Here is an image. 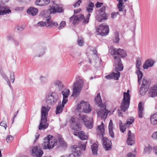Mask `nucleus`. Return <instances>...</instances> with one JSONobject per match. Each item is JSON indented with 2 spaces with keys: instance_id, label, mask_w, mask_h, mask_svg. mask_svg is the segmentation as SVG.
<instances>
[{
  "instance_id": "nucleus-1",
  "label": "nucleus",
  "mask_w": 157,
  "mask_h": 157,
  "mask_svg": "<svg viewBox=\"0 0 157 157\" xmlns=\"http://www.w3.org/2000/svg\"><path fill=\"white\" fill-rule=\"evenodd\" d=\"M113 52V56L114 58L116 72H113L109 75L106 76L105 77L108 79H113L117 80L119 79L120 75L119 71H122L123 69L121 58H125L127 56V53L124 50L121 48H114Z\"/></svg>"
},
{
  "instance_id": "nucleus-2",
  "label": "nucleus",
  "mask_w": 157,
  "mask_h": 157,
  "mask_svg": "<svg viewBox=\"0 0 157 157\" xmlns=\"http://www.w3.org/2000/svg\"><path fill=\"white\" fill-rule=\"evenodd\" d=\"M76 121L74 118L72 117L71 119V126L72 129L74 130L73 133L76 136H78L82 140L87 139L88 136L85 134L83 131H80L81 130V124L78 123H76L75 121Z\"/></svg>"
},
{
  "instance_id": "nucleus-3",
  "label": "nucleus",
  "mask_w": 157,
  "mask_h": 157,
  "mask_svg": "<svg viewBox=\"0 0 157 157\" xmlns=\"http://www.w3.org/2000/svg\"><path fill=\"white\" fill-rule=\"evenodd\" d=\"M51 107L48 105H42L41 108V121L40 123V130H44L48 128V124L47 117Z\"/></svg>"
},
{
  "instance_id": "nucleus-4",
  "label": "nucleus",
  "mask_w": 157,
  "mask_h": 157,
  "mask_svg": "<svg viewBox=\"0 0 157 157\" xmlns=\"http://www.w3.org/2000/svg\"><path fill=\"white\" fill-rule=\"evenodd\" d=\"M94 101L95 103L97 104L99 107L101 108V109H100L99 112L98 113L99 115L101 116V118L105 119L106 118L108 114L109 113V111L107 110L105 107L102 106V100L100 93H98L97 96L95 97Z\"/></svg>"
},
{
  "instance_id": "nucleus-5",
  "label": "nucleus",
  "mask_w": 157,
  "mask_h": 157,
  "mask_svg": "<svg viewBox=\"0 0 157 157\" xmlns=\"http://www.w3.org/2000/svg\"><path fill=\"white\" fill-rule=\"evenodd\" d=\"M98 135H99L100 137L102 138L103 145L104 147L106 148V150H109L110 149L111 141L106 137H103L104 134V128L103 126V123L101 122V124L98 126Z\"/></svg>"
},
{
  "instance_id": "nucleus-6",
  "label": "nucleus",
  "mask_w": 157,
  "mask_h": 157,
  "mask_svg": "<svg viewBox=\"0 0 157 157\" xmlns=\"http://www.w3.org/2000/svg\"><path fill=\"white\" fill-rule=\"evenodd\" d=\"M76 119L75 121L76 123H78L80 124L81 123L83 122L85 125L88 128H92L93 127V118L91 117H89L86 116L79 114L77 117L74 118Z\"/></svg>"
},
{
  "instance_id": "nucleus-7",
  "label": "nucleus",
  "mask_w": 157,
  "mask_h": 157,
  "mask_svg": "<svg viewBox=\"0 0 157 157\" xmlns=\"http://www.w3.org/2000/svg\"><path fill=\"white\" fill-rule=\"evenodd\" d=\"M70 90L67 89H64L61 92V94L63 96V100L62 104L61 102H59L56 107V114L61 113L63 109L64 105L68 101V97L69 94Z\"/></svg>"
},
{
  "instance_id": "nucleus-8",
  "label": "nucleus",
  "mask_w": 157,
  "mask_h": 157,
  "mask_svg": "<svg viewBox=\"0 0 157 157\" xmlns=\"http://www.w3.org/2000/svg\"><path fill=\"white\" fill-rule=\"evenodd\" d=\"M44 140V147L45 149H52L57 144V139L50 135L45 137Z\"/></svg>"
},
{
  "instance_id": "nucleus-9",
  "label": "nucleus",
  "mask_w": 157,
  "mask_h": 157,
  "mask_svg": "<svg viewBox=\"0 0 157 157\" xmlns=\"http://www.w3.org/2000/svg\"><path fill=\"white\" fill-rule=\"evenodd\" d=\"M83 85V81L79 77L77 78L76 81L73 86V93L72 96H77L78 95Z\"/></svg>"
},
{
  "instance_id": "nucleus-10",
  "label": "nucleus",
  "mask_w": 157,
  "mask_h": 157,
  "mask_svg": "<svg viewBox=\"0 0 157 157\" xmlns=\"http://www.w3.org/2000/svg\"><path fill=\"white\" fill-rule=\"evenodd\" d=\"M129 90H128L127 92L123 93V98L122 100L121 108L124 112H125L128 109L130 104V97L129 94Z\"/></svg>"
},
{
  "instance_id": "nucleus-11",
  "label": "nucleus",
  "mask_w": 157,
  "mask_h": 157,
  "mask_svg": "<svg viewBox=\"0 0 157 157\" xmlns=\"http://www.w3.org/2000/svg\"><path fill=\"white\" fill-rule=\"evenodd\" d=\"M87 141H85L83 144L82 142L79 143V145H74L71 148L72 152L75 155L80 156L82 155L81 151L85 150Z\"/></svg>"
},
{
  "instance_id": "nucleus-12",
  "label": "nucleus",
  "mask_w": 157,
  "mask_h": 157,
  "mask_svg": "<svg viewBox=\"0 0 157 157\" xmlns=\"http://www.w3.org/2000/svg\"><path fill=\"white\" fill-rule=\"evenodd\" d=\"M58 99V94L55 92H52L48 94L46 98V102L49 105H54Z\"/></svg>"
},
{
  "instance_id": "nucleus-13",
  "label": "nucleus",
  "mask_w": 157,
  "mask_h": 157,
  "mask_svg": "<svg viewBox=\"0 0 157 157\" xmlns=\"http://www.w3.org/2000/svg\"><path fill=\"white\" fill-rule=\"evenodd\" d=\"M109 28L107 25H101L97 28L96 31L97 35H101V36H105L107 35L109 33Z\"/></svg>"
},
{
  "instance_id": "nucleus-14",
  "label": "nucleus",
  "mask_w": 157,
  "mask_h": 157,
  "mask_svg": "<svg viewBox=\"0 0 157 157\" xmlns=\"http://www.w3.org/2000/svg\"><path fill=\"white\" fill-rule=\"evenodd\" d=\"M77 109L78 110L82 109L86 113H89L91 111L90 104L88 103L83 101H82L78 105Z\"/></svg>"
},
{
  "instance_id": "nucleus-15",
  "label": "nucleus",
  "mask_w": 157,
  "mask_h": 157,
  "mask_svg": "<svg viewBox=\"0 0 157 157\" xmlns=\"http://www.w3.org/2000/svg\"><path fill=\"white\" fill-rule=\"evenodd\" d=\"M49 6L50 8L48 10L50 12V14L56 12L60 13L63 11L62 8L59 7L53 1L51 2Z\"/></svg>"
},
{
  "instance_id": "nucleus-16",
  "label": "nucleus",
  "mask_w": 157,
  "mask_h": 157,
  "mask_svg": "<svg viewBox=\"0 0 157 157\" xmlns=\"http://www.w3.org/2000/svg\"><path fill=\"white\" fill-rule=\"evenodd\" d=\"M84 18V16L82 14H79L76 16H72L69 19L70 21L72 22L74 25L78 23V21H82Z\"/></svg>"
},
{
  "instance_id": "nucleus-17",
  "label": "nucleus",
  "mask_w": 157,
  "mask_h": 157,
  "mask_svg": "<svg viewBox=\"0 0 157 157\" xmlns=\"http://www.w3.org/2000/svg\"><path fill=\"white\" fill-rule=\"evenodd\" d=\"M148 96L154 98L157 96V84L151 88L149 90Z\"/></svg>"
},
{
  "instance_id": "nucleus-18",
  "label": "nucleus",
  "mask_w": 157,
  "mask_h": 157,
  "mask_svg": "<svg viewBox=\"0 0 157 157\" xmlns=\"http://www.w3.org/2000/svg\"><path fill=\"white\" fill-rule=\"evenodd\" d=\"M134 135L130 130L128 131V136L127 140V143L128 145H132L134 143Z\"/></svg>"
},
{
  "instance_id": "nucleus-19",
  "label": "nucleus",
  "mask_w": 157,
  "mask_h": 157,
  "mask_svg": "<svg viewBox=\"0 0 157 157\" xmlns=\"http://www.w3.org/2000/svg\"><path fill=\"white\" fill-rule=\"evenodd\" d=\"M11 10L6 6L0 5V15H3L11 13Z\"/></svg>"
},
{
  "instance_id": "nucleus-20",
  "label": "nucleus",
  "mask_w": 157,
  "mask_h": 157,
  "mask_svg": "<svg viewBox=\"0 0 157 157\" xmlns=\"http://www.w3.org/2000/svg\"><path fill=\"white\" fill-rule=\"evenodd\" d=\"M155 61L152 59H147L143 65V68L144 69H147L149 67H152Z\"/></svg>"
},
{
  "instance_id": "nucleus-21",
  "label": "nucleus",
  "mask_w": 157,
  "mask_h": 157,
  "mask_svg": "<svg viewBox=\"0 0 157 157\" xmlns=\"http://www.w3.org/2000/svg\"><path fill=\"white\" fill-rule=\"evenodd\" d=\"M38 11L37 9L33 7H29L27 11L29 14L32 16L35 15L37 13Z\"/></svg>"
},
{
  "instance_id": "nucleus-22",
  "label": "nucleus",
  "mask_w": 157,
  "mask_h": 157,
  "mask_svg": "<svg viewBox=\"0 0 157 157\" xmlns=\"http://www.w3.org/2000/svg\"><path fill=\"white\" fill-rule=\"evenodd\" d=\"M107 18V17L105 13H100L96 17V19L99 22L102 21L103 20H106Z\"/></svg>"
},
{
  "instance_id": "nucleus-23",
  "label": "nucleus",
  "mask_w": 157,
  "mask_h": 157,
  "mask_svg": "<svg viewBox=\"0 0 157 157\" xmlns=\"http://www.w3.org/2000/svg\"><path fill=\"white\" fill-rule=\"evenodd\" d=\"M51 17L48 18L46 19L47 23L48 25H47V27H52L54 26H57L58 25L57 22H55L53 21L52 20H51Z\"/></svg>"
},
{
  "instance_id": "nucleus-24",
  "label": "nucleus",
  "mask_w": 157,
  "mask_h": 157,
  "mask_svg": "<svg viewBox=\"0 0 157 157\" xmlns=\"http://www.w3.org/2000/svg\"><path fill=\"white\" fill-rule=\"evenodd\" d=\"M138 109L139 117L140 118H142L143 117V112L144 109L141 102H139L138 104Z\"/></svg>"
},
{
  "instance_id": "nucleus-25",
  "label": "nucleus",
  "mask_w": 157,
  "mask_h": 157,
  "mask_svg": "<svg viewBox=\"0 0 157 157\" xmlns=\"http://www.w3.org/2000/svg\"><path fill=\"white\" fill-rule=\"evenodd\" d=\"M113 123L112 120L110 121L109 125V132L110 136L112 138H113L114 136V133L113 131Z\"/></svg>"
},
{
  "instance_id": "nucleus-26",
  "label": "nucleus",
  "mask_w": 157,
  "mask_h": 157,
  "mask_svg": "<svg viewBox=\"0 0 157 157\" xmlns=\"http://www.w3.org/2000/svg\"><path fill=\"white\" fill-rule=\"evenodd\" d=\"M150 121L151 123L152 124H157V112L151 116Z\"/></svg>"
},
{
  "instance_id": "nucleus-27",
  "label": "nucleus",
  "mask_w": 157,
  "mask_h": 157,
  "mask_svg": "<svg viewBox=\"0 0 157 157\" xmlns=\"http://www.w3.org/2000/svg\"><path fill=\"white\" fill-rule=\"evenodd\" d=\"M53 84L59 90H62L63 87L62 82L59 80L55 81L53 82Z\"/></svg>"
},
{
  "instance_id": "nucleus-28",
  "label": "nucleus",
  "mask_w": 157,
  "mask_h": 157,
  "mask_svg": "<svg viewBox=\"0 0 157 157\" xmlns=\"http://www.w3.org/2000/svg\"><path fill=\"white\" fill-rule=\"evenodd\" d=\"M98 146V144L95 143H94L91 146L92 153L94 155L97 154Z\"/></svg>"
},
{
  "instance_id": "nucleus-29",
  "label": "nucleus",
  "mask_w": 157,
  "mask_h": 157,
  "mask_svg": "<svg viewBox=\"0 0 157 157\" xmlns=\"http://www.w3.org/2000/svg\"><path fill=\"white\" fill-rule=\"evenodd\" d=\"M50 12H49L48 10H43L40 13V15L43 17L45 18L48 17V18L51 17H50Z\"/></svg>"
},
{
  "instance_id": "nucleus-30",
  "label": "nucleus",
  "mask_w": 157,
  "mask_h": 157,
  "mask_svg": "<svg viewBox=\"0 0 157 157\" xmlns=\"http://www.w3.org/2000/svg\"><path fill=\"white\" fill-rule=\"evenodd\" d=\"M152 148L149 145H148L147 146H145L144 148L143 153L144 154H149L152 151Z\"/></svg>"
},
{
  "instance_id": "nucleus-31",
  "label": "nucleus",
  "mask_w": 157,
  "mask_h": 157,
  "mask_svg": "<svg viewBox=\"0 0 157 157\" xmlns=\"http://www.w3.org/2000/svg\"><path fill=\"white\" fill-rule=\"evenodd\" d=\"M125 124H124L122 123V122L121 120L119 121V126L120 128V131L122 132L123 133H124V132L126 130Z\"/></svg>"
},
{
  "instance_id": "nucleus-32",
  "label": "nucleus",
  "mask_w": 157,
  "mask_h": 157,
  "mask_svg": "<svg viewBox=\"0 0 157 157\" xmlns=\"http://www.w3.org/2000/svg\"><path fill=\"white\" fill-rule=\"evenodd\" d=\"M32 151L34 156H36V157H39V150L37 146L34 147L32 149Z\"/></svg>"
},
{
  "instance_id": "nucleus-33",
  "label": "nucleus",
  "mask_w": 157,
  "mask_h": 157,
  "mask_svg": "<svg viewBox=\"0 0 157 157\" xmlns=\"http://www.w3.org/2000/svg\"><path fill=\"white\" fill-rule=\"evenodd\" d=\"M59 142L60 146L63 148H65L67 147V144L63 140V139L61 138H59Z\"/></svg>"
},
{
  "instance_id": "nucleus-34",
  "label": "nucleus",
  "mask_w": 157,
  "mask_h": 157,
  "mask_svg": "<svg viewBox=\"0 0 157 157\" xmlns=\"http://www.w3.org/2000/svg\"><path fill=\"white\" fill-rule=\"evenodd\" d=\"M0 73L1 75L3 77V78L5 79V80L7 82L8 84L10 86V83L9 79H8V77L6 76V74L4 73L3 71L2 70H0Z\"/></svg>"
},
{
  "instance_id": "nucleus-35",
  "label": "nucleus",
  "mask_w": 157,
  "mask_h": 157,
  "mask_svg": "<svg viewBox=\"0 0 157 157\" xmlns=\"http://www.w3.org/2000/svg\"><path fill=\"white\" fill-rule=\"evenodd\" d=\"M119 1L117 4V7L120 11H122L123 9L124 8V6H123V0H117Z\"/></svg>"
},
{
  "instance_id": "nucleus-36",
  "label": "nucleus",
  "mask_w": 157,
  "mask_h": 157,
  "mask_svg": "<svg viewBox=\"0 0 157 157\" xmlns=\"http://www.w3.org/2000/svg\"><path fill=\"white\" fill-rule=\"evenodd\" d=\"M120 40V39L119 37V33L116 32L115 33L114 37L113 39V42L114 43H117Z\"/></svg>"
},
{
  "instance_id": "nucleus-37",
  "label": "nucleus",
  "mask_w": 157,
  "mask_h": 157,
  "mask_svg": "<svg viewBox=\"0 0 157 157\" xmlns=\"http://www.w3.org/2000/svg\"><path fill=\"white\" fill-rule=\"evenodd\" d=\"M136 73L138 75V82L139 83H140L141 81V79L143 76V74L140 70L137 71Z\"/></svg>"
},
{
  "instance_id": "nucleus-38",
  "label": "nucleus",
  "mask_w": 157,
  "mask_h": 157,
  "mask_svg": "<svg viewBox=\"0 0 157 157\" xmlns=\"http://www.w3.org/2000/svg\"><path fill=\"white\" fill-rule=\"evenodd\" d=\"M94 6V3L90 2L86 8V10L88 13H90L93 10V7Z\"/></svg>"
},
{
  "instance_id": "nucleus-39",
  "label": "nucleus",
  "mask_w": 157,
  "mask_h": 157,
  "mask_svg": "<svg viewBox=\"0 0 157 157\" xmlns=\"http://www.w3.org/2000/svg\"><path fill=\"white\" fill-rule=\"evenodd\" d=\"M50 0H40V6H44L49 4Z\"/></svg>"
},
{
  "instance_id": "nucleus-40",
  "label": "nucleus",
  "mask_w": 157,
  "mask_h": 157,
  "mask_svg": "<svg viewBox=\"0 0 157 157\" xmlns=\"http://www.w3.org/2000/svg\"><path fill=\"white\" fill-rule=\"evenodd\" d=\"M147 83V81H146V79H145L144 78L142 81V84L141 85V87L140 89V93H141V92H142L143 91V89H144V87L146 85Z\"/></svg>"
},
{
  "instance_id": "nucleus-41",
  "label": "nucleus",
  "mask_w": 157,
  "mask_h": 157,
  "mask_svg": "<svg viewBox=\"0 0 157 157\" xmlns=\"http://www.w3.org/2000/svg\"><path fill=\"white\" fill-rule=\"evenodd\" d=\"M141 64V63L140 59H137L136 61V66L137 68L138 69V70H140Z\"/></svg>"
},
{
  "instance_id": "nucleus-42",
  "label": "nucleus",
  "mask_w": 157,
  "mask_h": 157,
  "mask_svg": "<svg viewBox=\"0 0 157 157\" xmlns=\"http://www.w3.org/2000/svg\"><path fill=\"white\" fill-rule=\"evenodd\" d=\"M90 16V13H88L85 19L84 17V18L83 19V22L84 24L87 23L89 21V18Z\"/></svg>"
},
{
  "instance_id": "nucleus-43",
  "label": "nucleus",
  "mask_w": 157,
  "mask_h": 157,
  "mask_svg": "<svg viewBox=\"0 0 157 157\" xmlns=\"http://www.w3.org/2000/svg\"><path fill=\"white\" fill-rule=\"evenodd\" d=\"M134 119L133 117H131L130 118L128 119L127 121V122L126 124V125L127 124H128L129 125L131 124H132L133 122H134Z\"/></svg>"
},
{
  "instance_id": "nucleus-44",
  "label": "nucleus",
  "mask_w": 157,
  "mask_h": 157,
  "mask_svg": "<svg viewBox=\"0 0 157 157\" xmlns=\"http://www.w3.org/2000/svg\"><path fill=\"white\" fill-rule=\"evenodd\" d=\"M13 139L14 137L13 136H9L6 138V141L8 143H11L13 141Z\"/></svg>"
},
{
  "instance_id": "nucleus-45",
  "label": "nucleus",
  "mask_w": 157,
  "mask_h": 157,
  "mask_svg": "<svg viewBox=\"0 0 157 157\" xmlns=\"http://www.w3.org/2000/svg\"><path fill=\"white\" fill-rule=\"evenodd\" d=\"M46 48L45 47H41L40 49V56L43 55L45 53Z\"/></svg>"
},
{
  "instance_id": "nucleus-46",
  "label": "nucleus",
  "mask_w": 157,
  "mask_h": 157,
  "mask_svg": "<svg viewBox=\"0 0 157 157\" xmlns=\"http://www.w3.org/2000/svg\"><path fill=\"white\" fill-rule=\"evenodd\" d=\"M40 80L42 84H44L47 82V79L46 78L43 76H41L40 78Z\"/></svg>"
},
{
  "instance_id": "nucleus-47",
  "label": "nucleus",
  "mask_w": 157,
  "mask_h": 157,
  "mask_svg": "<svg viewBox=\"0 0 157 157\" xmlns=\"http://www.w3.org/2000/svg\"><path fill=\"white\" fill-rule=\"evenodd\" d=\"M10 78L11 81L12 82V83H13L14 82L15 76L14 73L13 72H10Z\"/></svg>"
},
{
  "instance_id": "nucleus-48",
  "label": "nucleus",
  "mask_w": 157,
  "mask_h": 157,
  "mask_svg": "<svg viewBox=\"0 0 157 157\" xmlns=\"http://www.w3.org/2000/svg\"><path fill=\"white\" fill-rule=\"evenodd\" d=\"M66 25V22L65 21H62L61 22L60 26L58 27V29L60 30L62 29Z\"/></svg>"
},
{
  "instance_id": "nucleus-49",
  "label": "nucleus",
  "mask_w": 157,
  "mask_h": 157,
  "mask_svg": "<svg viewBox=\"0 0 157 157\" xmlns=\"http://www.w3.org/2000/svg\"><path fill=\"white\" fill-rule=\"evenodd\" d=\"M24 27L23 25H18L16 27V29L19 32L22 31L24 29Z\"/></svg>"
},
{
  "instance_id": "nucleus-50",
  "label": "nucleus",
  "mask_w": 157,
  "mask_h": 157,
  "mask_svg": "<svg viewBox=\"0 0 157 157\" xmlns=\"http://www.w3.org/2000/svg\"><path fill=\"white\" fill-rule=\"evenodd\" d=\"M0 125L4 127L5 129L6 130V128L7 127V125L6 124V122L4 121H2L0 124Z\"/></svg>"
},
{
  "instance_id": "nucleus-51",
  "label": "nucleus",
  "mask_w": 157,
  "mask_h": 157,
  "mask_svg": "<svg viewBox=\"0 0 157 157\" xmlns=\"http://www.w3.org/2000/svg\"><path fill=\"white\" fill-rule=\"evenodd\" d=\"M78 45L80 46L83 45V41L82 39H78L77 41Z\"/></svg>"
},
{
  "instance_id": "nucleus-52",
  "label": "nucleus",
  "mask_w": 157,
  "mask_h": 157,
  "mask_svg": "<svg viewBox=\"0 0 157 157\" xmlns=\"http://www.w3.org/2000/svg\"><path fill=\"white\" fill-rule=\"evenodd\" d=\"M83 0H79L77 2L73 5V6L75 7H78L80 5Z\"/></svg>"
},
{
  "instance_id": "nucleus-53",
  "label": "nucleus",
  "mask_w": 157,
  "mask_h": 157,
  "mask_svg": "<svg viewBox=\"0 0 157 157\" xmlns=\"http://www.w3.org/2000/svg\"><path fill=\"white\" fill-rule=\"evenodd\" d=\"M118 14V12H114L111 14V17L113 19L115 18Z\"/></svg>"
},
{
  "instance_id": "nucleus-54",
  "label": "nucleus",
  "mask_w": 157,
  "mask_h": 157,
  "mask_svg": "<svg viewBox=\"0 0 157 157\" xmlns=\"http://www.w3.org/2000/svg\"><path fill=\"white\" fill-rule=\"evenodd\" d=\"M105 6H102L99 12L100 14L105 13Z\"/></svg>"
},
{
  "instance_id": "nucleus-55",
  "label": "nucleus",
  "mask_w": 157,
  "mask_h": 157,
  "mask_svg": "<svg viewBox=\"0 0 157 157\" xmlns=\"http://www.w3.org/2000/svg\"><path fill=\"white\" fill-rule=\"evenodd\" d=\"M152 137L153 139L157 140V131L153 134Z\"/></svg>"
},
{
  "instance_id": "nucleus-56",
  "label": "nucleus",
  "mask_w": 157,
  "mask_h": 157,
  "mask_svg": "<svg viewBox=\"0 0 157 157\" xmlns=\"http://www.w3.org/2000/svg\"><path fill=\"white\" fill-rule=\"evenodd\" d=\"M47 25V24L46 22L43 21H40V26L42 27L45 26Z\"/></svg>"
},
{
  "instance_id": "nucleus-57",
  "label": "nucleus",
  "mask_w": 157,
  "mask_h": 157,
  "mask_svg": "<svg viewBox=\"0 0 157 157\" xmlns=\"http://www.w3.org/2000/svg\"><path fill=\"white\" fill-rule=\"evenodd\" d=\"M39 134L38 133H37L35 135V139L34 141V143H35L36 142V141L38 140V139L39 138Z\"/></svg>"
},
{
  "instance_id": "nucleus-58",
  "label": "nucleus",
  "mask_w": 157,
  "mask_h": 157,
  "mask_svg": "<svg viewBox=\"0 0 157 157\" xmlns=\"http://www.w3.org/2000/svg\"><path fill=\"white\" fill-rule=\"evenodd\" d=\"M127 157H135V155L132 154L131 152H130L127 154Z\"/></svg>"
},
{
  "instance_id": "nucleus-59",
  "label": "nucleus",
  "mask_w": 157,
  "mask_h": 157,
  "mask_svg": "<svg viewBox=\"0 0 157 157\" xmlns=\"http://www.w3.org/2000/svg\"><path fill=\"white\" fill-rule=\"evenodd\" d=\"M103 4L102 3L98 2L96 4V6L97 8L100 7Z\"/></svg>"
},
{
  "instance_id": "nucleus-60",
  "label": "nucleus",
  "mask_w": 157,
  "mask_h": 157,
  "mask_svg": "<svg viewBox=\"0 0 157 157\" xmlns=\"http://www.w3.org/2000/svg\"><path fill=\"white\" fill-rule=\"evenodd\" d=\"M9 0H0V3L5 4V3L8 2Z\"/></svg>"
},
{
  "instance_id": "nucleus-61",
  "label": "nucleus",
  "mask_w": 157,
  "mask_h": 157,
  "mask_svg": "<svg viewBox=\"0 0 157 157\" xmlns=\"http://www.w3.org/2000/svg\"><path fill=\"white\" fill-rule=\"evenodd\" d=\"M153 151L155 154L157 155V146L154 147Z\"/></svg>"
},
{
  "instance_id": "nucleus-62",
  "label": "nucleus",
  "mask_w": 157,
  "mask_h": 157,
  "mask_svg": "<svg viewBox=\"0 0 157 157\" xmlns=\"http://www.w3.org/2000/svg\"><path fill=\"white\" fill-rule=\"evenodd\" d=\"M24 9V8L23 7H17L16 9V10L22 11Z\"/></svg>"
},
{
  "instance_id": "nucleus-63",
  "label": "nucleus",
  "mask_w": 157,
  "mask_h": 157,
  "mask_svg": "<svg viewBox=\"0 0 157 157\" xmlns=\"http://www.w3.org/2000/svg\"><path fill=\"white\" fill-rule=\"evenodd\" d=\"M19 42L18 41H14V45L16 46H18L19 45Z\"/></svg>"
},
{
  "instance_id": "nucleus-64",
  "label": "nucleus",
  "mask_w": 157,
  "mask_h": 157,
  "mask_svg": "<svg viewBox=\"0 0 157 157\" xmlns=\"http://www.w3.org/2000/svg\"><path fill=\"white\" fill-rule=\"evenodd\" d=\"M68 157H75V156L73 154H71L69 155Z\"/></svg>"
}]
</instances>
